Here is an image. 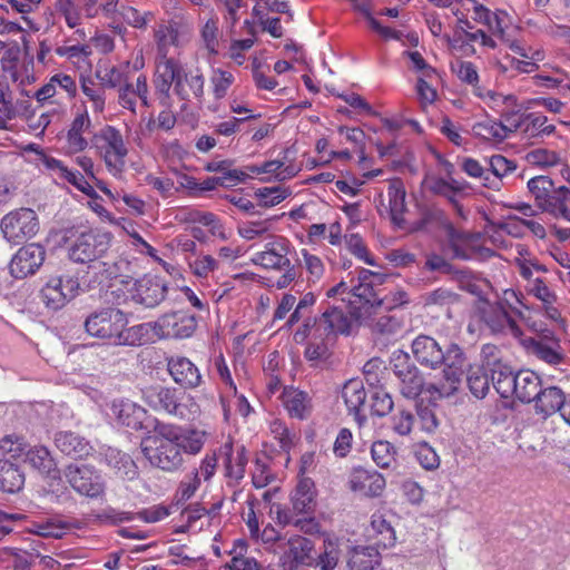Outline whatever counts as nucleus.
<instances>
[{
  "mask_svg": "<svg viewBox=\"0 0 570 570\" xmlns=\"http://www.w3.org/2000/svg\"><path fill=\"white\" fill-rule=\"evenodd\" d=\"M140 446L145 458L157 469L174 472L184 464V455L179 450L174 425H157L153 435L141 440Z\"/></svg>",
  "mask_w": 570,
  "mask_h": 570,
  "instance_id": "1",
  "label": "nucleus"
},
{
  "mask_svg": "<svg viewBox=\"0 0 570 570\" xmlns=\"http://www.w3.org/2000/svg\"><path fill=\"white\" fill-rule=\"evenodd\" d=\"M442 377L441 383H431L426 386V392L431 395H438L440 399L450 397L459 391V385L468 366V358L463 348L451 343L443 351V361H441Z\"/></svg>",
  "mask_w": 570,
  "mask_h": 570,
  "instance_id": "2",
  "label": "nucleus"
},
{
  "mask_svg": "<svg viewBox=\"0 0 570 570\" xmlns=\"http://www.w3.org/2000/svg\"><path fill=\"white\" fill-rule=\"evenodd\" d=\"M314 327V335L320 337L325 335L327 338L335 340L337 334H348L351 322L344 312L337 307H327L318 318L307 320L294 333L296 343H303L311 335V328Z\"/></svg>",
  "mask_w": 570,
  "mask_h": 570,
  "instance_id": "3",
  "label": "nucleus"
},
{
  "mask_svg": "<svg viewBox=\"0 0 570 570\" xmlns=\"http://www.w3.org/2000/svg\"><path fill=\"white\" fill-rule=\"evenodd\" d=\"M68 247L71 261L80 264H89L101 258L110 246L109 233L98 230L75 232Z\"/></svg>",
  "mask_w": 570,
  "mask_h": 570,
  "instance_id": "4",
  "label": "nucleus"
},
{
  "mask_svg": "<svg viewBox=\"0 0 570 570\" xmlns=\"http://www.w3.org/2000/svg\"><path fill=\"white\" fill-rule=\"evenodd\" d=\"M128 324L126 314L115 307H105L92 312L85 321L86 332L101 340H108L115 344L120 343L122 328Z\"/></svg>",
  "mask_w": 570,
  "mask_h": 570,
  "instance_id": "5",
  "label": "nucleus"
},
{
  "mask_svg": "<svg viewBox=\"0 0 570 570\" xmlns=\"http://www.w3.org/2000/svg\"><path fill=\"white\" fill-rule=\"evenodd\" d=\"M419 225L421 228L432 225L444 229L454 258L469 259L471 257L464 248V245L470 242L471 235L456 229L442 208L435 205L424 208Z\"/></svg>",
  "mask_w": 570,
  "mask_h": 570,
  "instance_id": "6",
  "label": "nucleus"
},
{
  "mask_svg": "<svg viewBox=\"0 0 570 570\" xmlns=\"http://www.w3.org/2000/svg\"><path fill=\"white\" fill-rule=\"evenodd\" d=\"M391 366L393 374L399 380L400 393L406 399H416L424 390L425 380L421 370L411 361L410 355L401 350L395 351L392 354Z\"/></svg>",
  "mask_w": 570,
  "mask_h": 570,
  "instance_id": "7",
  "label": "nucleus"
},
{
  "mask_svg": "<svg viewBox=\"0 0 570 570\" xmlns=\"http://www.w3.org/2000/svg\"><path fill=\"white\" fill-rule=\"evenodd\" d=\"M63 474L69 485L80 495L98 499L105 494V481L92 465L71 463L66 466Z\"/></svg>",
  "mask_w": 570,
  "mask_h": 570,
  "instance_id": "8",
  "label": "nucleus"
},
{
  "mask_svg": "<svg viewBox=\"0 0 570 570\" xmlns=\"http://www.w3.org/2000/svg\"><path fill=\"white\" fill-rule=\"evenodd\" d=\"M0 227L8 242L20 244L36 236L39 220L35 210L19 208L3 216Z\"/></svg>",
  "mask_w": 570,
  "mask_h": 570,
  "instance_id": "9",
  "label": "nucleus"
},
{
  "mask_svg": "<svg viewBox=\"0 0 570 570\" xmlns=\"http://www.w3.org/2000/svg\"><path fill=\"white\" fill-rule=\"evenodd\" d=\"M476 311L481 321L493 334H504L509 332L514 337H521L522 331L517 322L509 315L505 306L501 302H490L485 298H480L476 305Z\"/></svg>",
  "mask_w": 570,
  "mask_h": 570,
  "instance_id": "10",
  "label": "nucleus"
},
{
  "mask_svg": "<svg viewBox=\"0 0 570 570\" xmlns=\"http://www.w3.org/2000/svg\"><path fill=\"white\" fill-rule=\"evenodd\" d=\"M144 401L156 411H164L179 419L186 417L187 406L179 400V393L160 384L141 389Z\"/></svg>",
  "mask_w": 570,
  "mask_h": 570,
  "instance_id": "11",
  "label": "nucleus"
},
{
  "mask_svg": "<svg viewBox=\"0 0 570 570\" xmlns=\"http://www.w3.org/2000/svg\"><path fill=\"white\" fill-rule=\"evenodd\" d=\"M197 327L195 315L186 312H173L156 321V338H187Z\"/></svg>",
  "mask_w": 570,
  "mask_h": 570,
  "instance_id": "12",
  "label": "nucleus"
},
{
  "mask_svg": "<svg viewBox=\"0 0 570 570\" xmlns=\"http://www.w3.org/2000/svg\"><path fill=\"white\" fill-rule=\"evenodd\" d=\"M79 289V282L73 277H52L41 289L45 305L57 311L72 299Z\"/></svg>",
  "mask_w": 570,
  "mask_h": 570,
  "instance_id": "13",
  "label": "nucleus"
},
{
  "mask_svg": "<svg viewBox=\"0 0 570 570\" xmlns=\"http://www.w3.org/2000/svg\"><path fill=\"white\" fill-rule=\"evenodd\" d=\"M166 293L167 285L161 277L145 275L135 282L130 297L135 303L153 308L165 299Z\"/></svg>",
  "mask_w": 570,
  "mask_h": 570,
  "instance_id": "14",
  "label": "nucleus"
},
{
  "mask_svg": "<svg viewBox=\"0 0 570 570\" xmlns=\"http://www.w3.org/2000/svg\"><path fill=\"white\" fill-rule=\"evenodd\" d=\"M100 138L105 141L104 159L109 171L120 174L125 168V158L128 149L118 129L106 126L100 130Z\"/></svg>",
  "mask_w": 570,
  "mask_h": 570,
  "instance_id": "15",
  "label": "nucleus"
},
{
  "mask_svg": "<svg viewBox=\"0 0 570 570\" xmlns=\"http://www.w3.org/2000/svg\"><path fill=\"white\" fill-rule=\"evenodd\" d=\"M173 68L175 69V94L181 100L189 101L193 98L200 100L205 85L203 73L198 69L187 72L176 59H173Z\"/></svg>",
  "mask_w": 570,
  "mask_h": 570,
  "instance_id": "16",
  "label": "nucleus"
},
{
  "mask_svg": "<svg viewBox=\"0 0 570 570\" xmlns=\"http://www.w3.org/2000/svg\"><path fill=\"white\" fill-rule=\"evenodd\" d=\"M45 256L46 250L39 244H29L21 247L10 262L11 275L16 278H24L35 274L42 265Z\"/></svg>",
  "mask_w": 570,
  "mask_h": 570,
  "instance_id": "17",
  "label": "nucleus"
},
{
  "mask_svg": "<svg viewBox=\"0 0 570 570\" xmlns=\"http://www.w3.org/2000/svg\"><path fill=\"white\" fill-rule=\"evenodd\" d=\"M288 549L283 554V563L287 570H301L315 562L314 543L302 535H292L287 540Z\"/></svg>",
  "mask_w": 570,
  "mask_h": 570,
  "instance_id": "18",
  "label": "nucleus"
},
{
  "mask_svg": "<svg viewBox=\"0 0 570 570\" xmlns=\"http://www.w3.org/2000/svg\"><path fill=\"white\" fill-rule=\"evenodd\" d=\"M411 352L414 360L423 367L436 371L441 368L443 361V348L438 341L430 335H419L411 344Z\"/></svg>",
  "mask_w": 570,
  "mask_h": 570,
  "instance_id": "19",
  "label": "nucleus"
},
{
  "mask_svg": "<svg viewBox=\"0 0 570 570\" xmlns=\"http://www.w3.org/2000/svg\"><path fill=\"white\" fill-rule=\"evenodd\" d=\"M288 242L282 237H274L265 245V249L256 253L252 262L264 268L282 271L289 267L291 259L287 257Z\"/></svg>",
  "mask_w": 570,
  "mask_h": 570,
  "instance_id": "20",
  "label": "nucleus"
},
{
  "mask_svg": "<svg viewBox=\"0 0 570 570\" xmlns=\"http://www.w3.org/2000/svg\"><path fill=\"white\" fill-rule=\"evenodd\" d=\"M354 301L351 302L353 305V316L356 321L371 320L373 312L383 308L384 299L379 297L374 292L371 284L360 283L352 289Z\"/></svg>",
  "mask_w": 570,
  "mask_h": 570,
  "instance_id": "21",
  "label": "nucleus"
},
{
  "mask_svg": "<svg viewBox=\"0 0 570 570\" xmlns=\"http://www.w3.org/2000/svg\"><path fill=\"white\" fill-rule=\"evenodd\" d=\"M348 485L353 492H357L364 497L375 498L383 493L386 481L377 471L355 468L351 472Z\"/></svg>",
  "mask_w": 570,
  "mask_h": 570,
  "instance_id": "22",
  "label": "nucleus"
},
{
  "mask_svg": "<svg viewBox=\"0 0 570 570\" xmlns=\"http://www.w3.org/2000/svg\"><path fill=\"white\" fill-rule=\"evenodd\" d=\"M57 449L73 460H85L94 454L95 449L83 436L72 431H61L55 435Z\"/></svg>",
  "mask_w": 570,
  "mask_h": 570,
  "instance_id": "23",
  "label": "nucleus"
},
{
  "mask_svg": "<svg viewBox=\"0 0 570 570\" xmlns=\"http://www.w3.org/2000/svg\"><path fill=\"white\" fill-rule=\"evenodd\" d=\"M522 344L530 353L549 364L557 365L563 360L560 343L553 336L528 337L522 340Z\"/></svg>",
  "mask_w": 570,
  "mask_h": 570,
  "instance_id": "24",
  "label": "nucleus"
},
{
  "mask_svg": "<svg viewBox=\"0 0 570 570\" xmlns=\"http://www.w3.org/2000/svg\"><path fill=\"white\" fill-rule=\"evenodd\" d=\"M111 411L118 424L135 431L142 429L146 411L138 404L120 400L112 403Z\"/></svg>",
  "mask_w": 570,
  "mask_h": 570,
  "instance_id": "25",
  "label": "nucleus"
},
{
  "mask_svg": "<svg viewBox=\"0 0 570 570\" xmlns=\"http://www.w3.org/2000/svg\"><path fill=\"white\" fill-rule=\"evenodd\" d=\"M473 20L487 26L493 36H497L502 41L509 42L505 33L508 27V13L505 11L498 10L492 12L484 6L475 3L473 7Z\"/></svg>",
  "mask_w": 570,
  "mask_h": 570,
  "instance_id": "26",
  "label": "nucleus"
},
{
  "mask_svg": "<svg viewBox=\"0 0 570 570\" xmlns=\"http://www.w3.org/2000/svg\"><path fill=\"white\" fill-rule=\"evenodd\" d=\"M154 85L159 104L165 108H169L171 101L170 88L171 86L175 87V69L173 68V59L156 62Z\"/></svg>",
  "mask_w": 570,
  "mask_h": 570,
  "instance_id": "27",
  "label": "nucleus"
},
{
  "mask_svg": "<svg viewBox=\"0 0 570 570\" xmlns=\"http://www.w3.org/2000/svg\"><path fill=\"white\" fill-rule=\"evenodd\" d=\"M513 395L522 403L534 402L542 389L541 379L530 370L515 373Z\"/></svg>",
  "mask_w": 570,
  "mask_h": 570,
  "instance_id": "28",
  "label": "nucleus"
},
{
  "mask_svg": "<svg viewBox=\"0 0 570 570\" xmlns=\"http://www.w3.org/2000/svg\"><path fill=\"white\" fill-rule=\"evenodd\" d=\"M168 371L174 381L184 387H196L200 383L198 368L186 357H171L168 361Z\"/></svg>",
  "mask_w": 570,
  "mask_h": 570,
  "instance_id": "29",
  "label": "nucleus"
},
{
  "mask_svg": "<svg viewBox=\"0 0 570 570\" xmlns=\"http://www.w3.org/2000/svg\"><path fill=\"white\" fill-rule=\"evenodd\" d=\"M566 397V393L558 386H542L534 401L535 413L542 415L543 419L558 413L564 405Z\"/></svg>",
  "mask_w": 570,
  "mask_h": 570,
  "instance_id": "30",
  "label": "nucleus"
},
{
  "mask_svg": "<svg viewBox=\"0 0 570 570\" xmlns=\"http://www.w3.org/2000/svg\"><path fill=\"white\" fill-rule=\"evenodd\" d=\"M24 462L41 474L56 478L59 474L57 462L51 452L45 445L29 448L26 452Z\"/></svg>",
  "mask_w": 570,
  "mask_h": 570,
  "instance_id": "31",
  "label": "nucleus"
},
{
  "mask_svg": "<svg viewBox=\"0 0 570 570\" xmlns=\"http://www.w3.org/2000/svg\"><path fill=\"white\" fill-rule=\"evenodd\" d=\"M292 508L296 514H311L314 512L315 489L309 478L302 479L292 494Z\"/></svg>",
  "mask_w": 570,
  "mask_h": 570,
  "instance_id": "32",
  "label": "nucleus"
},
{
  "mask_svg": "<svg viewBox=\"0 0 570 570\" xmlns=\"http://www.w3.org/2000/svg\"><path fill=\"white\" fill-rule=\"evenodd\" d=\"M91 120L87 111L78 114L67 132V146L70 153H80L88 147L85 134L89 132Z\"/></svg>",
  "mask_w": 570,
  "mask_h": 570,
  "instance_id": "33",
  "label": "nucleus"
},
{
  "mask_svg": "<svg viewBox=\"0 0 570 570\" xmlns=\"http://www.w3.org/2000/svg\"><path fill=\"white\" fill-rule=\"evenodd\" d=\"M386 196H387L389 205L385 206V208L390 213L392 222L396 226H402V224L404 223L403 214L406 208V204H405L406 193H405L402 181L399 179L392 180L389 184Z\"/></svg>",
  "mask_w": 570,
  "mask_h": 570,
  "instance_id": "34",
  "label": "nucleus"
},
{
  "mask_svg": "<svg viewBox=\"0 0 570 570\" xmlns=\"http://www.w3.org/2000/svg\"><path fill=\"white\" fill-rule=\"evenodd\" d=\"M282 400L292 417L304 419L311 413V397L297 389H284Z\"/></svg>",
  "mask_w": 570,
  "mask_h": 570,
  "instance_id": "35",
  "label": "nucleus"
},
{
  "mask_svg": "<svg viewBox=\"0 0 570 570\" xmlns=\"http://www.w3.org/2000/svg\"><path fill=\"white\" fill-rule=\"evenodd\" d=\"M350 570H374L381 563L377 547L358 546L351 550L348 558Z\"/></svg>",
  "mask_w": 570,
  "mask_h": 570,
  "instance_id": "36",
  "label": "nucleus"
},
{
  "mask_svg": "<svg viewBox=\"0 0 570 570\" xmlns=\"http://www.w3.org/2000/svg\"><path fill=\"white\" fill-rule=\"evenodd\" d=\"M229 450L224 463V474L228 485H237L244 479L248 459L244 446L238 448L235 452L232 448Z\"/></svg>",
  "mask_w": 570,
  "mask_h": 570,
  "instance_id": "37",
  "label": "nucleus"
},
{
  "mask_svg": "<svg viewBox=\"0 0 570 570\" xmlns=\"http://www.w3.org/2000/svg\"><path fill=\"white\" fill-rule=\"evenodd\" d=\"M541 209L556 218L570 222V189L566 186L556 187Z\"/></svg>",
  "mask_w": 570,
  "mask_h": 570,
  "instance_id": "38",
  "label": "nucleus"
},
{
  "mask_svg": "<svg viewBox=\"0 0 570 570\" xmlns=\"http://www.w3.org/2000/svg\"><path fill=\"white\" fill-rule=\"evenodd\" d=\"M178 27L174 21L160 24L158 27V29L155 31V39L157 43L156 62H161L166 59H173L171 57H168V48L170 46L178 45Z\"/></svg>",
  "mask_w": 570,
  "mask_h": 570,
  "instance_id": "39",
  "label": "nucleus"
},
{
  "mask_svg": "<svg viewBox=\"0 0 570 570\" xmlns=\"http://www.w3.org/2000/svg\"><path fill=\"white\" fill-rule=\"evenodd\" d=\"M156 338V321L124 327L119 345H142Z\"/></svg>",
  "mask_w": 570,
  "mask_h": 570,
  "instance_id": "40",
  "label": "nucleus"
},
{
  "mask_svg": "<svg viewBox=\"0 0 570 570\" xmlns=\"http://www.w3.org/2000/svg\"><path fill=\"white\" fill-rule=\"evenodd\" d=\"M342 397L348 411L358 415L366 400V391L362 380L352 379L347 381L342 389Z\"/></svg>",
  "mask_w": 570,
  "mask_h": 570,
  "instance_id": "41",
  "label": "nucleus"
},
{
  "mask_svg": "<svg viewBox=\"0 0 570 570\" xmlns=\"http://www.w3.org/2000/svg\"><path fill=\"white\" fill-rule=\"evenodd\" d=\"M371 531L370 535L375 540L377 547L386 549L394 546L396 540L395 531L383 514L374 513L372 515Z\"/></svg>",
  "mask_w": 570,
  "mask_h": 570,
  "instance_id": "42",
  "label": "nucleus"
},
{
  "mask_svg": "<svg viewBox=\"0 0 570 570\" xmlns=\"http://www.w3.org/2000/svg\"><path fill=\"white\" fill-rule=\"evenodd\" d=\"M489 163L494 178L490 179L488 175L484 176L483 185L488 188L499 190L501 186V178L514 171L517 169V164L514 160L508 159L502 155H493Z\"/></svg>",
  "mask_w": 570,
  "mask_h": 570,
  "instance_id": "43",
  "label": "nucleus"
},
{
  "mask_svg": "<svg viewBox=\"0 0 570 570\" xmlns=\"http://www.w3.org/2000/svg\"><path fill=\"white\" fill-rule=\"evenodd\" d=\"M178 446L183 453L195 455L199 453L206 440V432L196 429L183 430L176 426Z\"/></svg>",
  "mask_w": 570,
  "mask_h": 570,
  "instance_id": "44",
  "label": "nucleus"
},
{
  "mask_svg": "<svg viewBox=\"0 0 570 570\" xmlns=\"http://www.w3.org/2000/svg\"><path fill=\"white\" fill-rule=\"evenodd\" d=\"M556 127L548 124V118L543 115L527 114L524 116V124L522 128V135L527 139L539 138L549 136L554 132Z\"/></svg>",
  "mask_w": 570,
  "mask_h": 570,
  "instance_id": "45",
  "label": "nucleus"
},
{
  "mask_svg": "<svg viewBox=\"0 0 570 570\" xmlns=\"http://www.w3.org/2000/svg\"><path fill=\"white\" fill-rule=\"evenodd\" d=\"M24 476L14 464L8 461H0V490L14 493L21 490Z\"/></svg>",
  "mask_w": 570,
  "mask_h": 570,
  "instance_id": "46",
  "label": "nucleus"
},
{
  "mask_svg": "<svg viewBox=\"0 0 570 570\" xmlns=\"http://www.w3.org/2000/svg\"><path fill=\"white\" fill-rule=\"evenodd\" d=\"M490 371L491 380L497 392L504 399L512 396L513 389L515 387V374L512 370L504 364H499V366L492 367Z\"/></svg>",
  "mask_w": 570,
  "mask_h": 570,
  "instance_id": "47",
  "label": "nucleus"
},
{
  "mask_svg": "<svg viewBox=\"0 0 570 570\" xmlns=\"http://www.w3.org/2000/svg\"><path fill=\"white\" fill-rule=\"evenodd\" d=\"M390 306H385L383 304L382 309H377L376 313L373 312L371 320L358 321L360 323H364L372 327L374 331L381 334H392L395 333L400 328V322L393 315L386 314L390 311Z\"/></svg>",
  "mask_w": 570,
  "mask_h": 570,
  "instance_id": "48",
  "label": "nucleus"
},
{
  "mask_svg": "<svg viewBox=\"0 0 570 570\" xmlns=\"http://www.w3.org/2000/svg\"><path fill=\"white\" fill-rule=\"evenodd\" d=\"M108 464L120 478L134 479L137 474V466L134 460L126 453L117 450H109L107 453Z\"/></svg>",
  "mask_w": 570,
  "mask_h": 570,
  "instance_id": "49",
  "label": "nucleus"
},
{
  "mask_svg": "<svg viewBox=\"0 0 570 570\" xmlns=\"http://www.w3.org/2000/svg\"><path fill=\"white\" fill-rule=\"evenodd\" d=\"M304 355L309 362H320L326 360L330 354V345L334 342L325 335L320 337L314 335V327L311 328V335Z\"/></svg>",
  "mask_w": 570,
  "mask_h": 570,
  "instance_id": "50",
  "label": "nucleus"
},
{
  "mask_svg": "<svg viewBox=\"0 0 570 570\" xmlns=\"http://www.w3.org/2000/svg\"><path fill=\"white\" fill-rule=\"evenodd\" d=\"M276 219V217H268L265 219H252L244 222L238 225V234L246 240H253L262 237L272 229L273 223Z\"/></svg>",
  "mask_w": 570,
  "mask_h": 570,
  "instance_id": "51",
  "label": "nucleus"
},
{
  "mask_svg": "<svg viewBox=\"0 0 570 570\" xmlns=\"http://www.w3.org/2000/svg\"><path fill=\"white\" fill-rule=\"evenodd\" d=\"M373 461L382 469L392 468L396 463V449L389 441H375L371 446Z\"/></svg>",
  "mask_w": 570,
  "mask_h": 570,
  "instance_id": "52",
  "label": "nucleus"
},
{
  "mask_svg": "<svg viewBox=\"0 0 570 570\" xmlns=\"http://www.w3.org/2000/svg\"><path fill=\"white\" fill-rule=\"evenodd\" d=\"M528 188L533 195L537 206L541 209L556 187L548 176H537L528 181Z\"/></svg>",
  "mask_w": 570,
  "mask_h": 570,
  "instance_id": "53",
  "label": "nucleus"
},
{
  "mask_svg": "<svg viewBox=\"0 0 570 570\" xmlns=\"http://www.w3.org/2000/svg\"><path fill=\"white\" fill-rule=\"evenodd\" d=\"M219 28H218V18L213 12L212 16L204 22V24L200 28V39L204 45V47L210 52V53H218V47H219Z\"/></svg>",
  "mask_w": 570,
  "mask_h": 570,
  "instance_id": "54",
  "label": "nucleus"
},
{
  "mask_svg": "<svg viewBox=\"0 0 570 570\" xmlns=\"http://www.w3.org/2000/svg\"><path fill=\"white\" fill-rule=\"evenodd\" d=\"M466 384L470 392L476 399H483L490 390L488 374L481 368H470L466 375Z\"/></svg>",
  "mask_w": 570,
  "mask_h": 570,
  "instance_id": "55",
  "label": "nucleus"
},
{
  "mask_svg": "<svg viewBox=\"0 0 570 570\" xmlns=\"http://www.w3.org/2000/svg\"><path fill=\"white\" fill-rule=\"evenodd\" d=\"M474 136L485 139L501 142L507 139V131L502 128L500 122L488 120L478 122L472 128Z\"/></svg>",
  "mask_w": 570,
  "mask_h": 570,
  "instance_id": "56",
  "label": "nucleus"
},
{
  "mask_svg": "<svg viewBox=\"0 0 570 570\" xmlns=\"http://www.w3.org/2000/svg\"><path fill=\"white\" fill-rule=\"evenodd\" d=\"M28 449L29 444L26 439L16 433L7 434L0 440V450L13 459H18L22 455L26 456Z\"/></svg>",
  "mask_w": 570,
  "mask_h": 570,
  "instance_id": "57",
  "label": "nucleus"
},
{
  "mask_svg": "<svg viewBox=\"0 0 570 570\" xmlns=\"http://www.w3.org/2000/svg\"><path fill=\"white\" fill-rule=\"evenodd\" d=\"M525 160L530 165L540 167H552L559 164L560 157L553 150H549L546 148H537L527 153Z\"/></svg>",
  "mask_w": 570,
  "mask_h": 570,
  "instance_id": "58",
  "label": "nucleus"
},
{
  "mask_svg": "<svg viewBox=\"0 0 570 570\" xmlns=\"http://www.w3.org/2000/svg\"><path fill=\"white\" fill-rule=\"evenodd\" d=\"M452 71L462 82L478 89L479 73L471 61L458 60L452 65Z\"/></svg>",
  "mask_w": 570,
  "mask_h": 570,
  "instance_id": "59",
  "label": "nucleus"
},
{
  "mask_svg": "<svg viewBox=\"0 0 570 570\" xmlns=\"http://www.w3.org/2000/svg\"><path fill=\"white\" fill-rule=\"evenodd\" d=\"M414 424L412 412L400 409L391 417V429L401 436L409 435Z\"/></svg>",
  "mask_w": 570,
  "mask_h": 570,
  "instance_id": "60",
  "label": "nucleus"
},
{
  "mask_svg": "<svg viewBox=\"0 0 570 570\" xmlns=\"http://www.w3.org/2000/svg\"><path fill=\"white\" fill-rule=\"evenodd\" d=\"M435 405H424L422 402L416 405V413L423 431L433 433L439 426V420L434 410Z\"/></svg>",
  "mask_w": 570,
  "mask_h": 570,
  "instance_id": "61",
  "label": "nucleus"
},
{
  "mask_svg": "<svg viewBox=\"0 0 570 570\" xmlns=\"http://www.w3.org/2000/svg\"><path fill=\"white\" fill-rule=\"evenodd\" d=\"M524 116L520 114L519 109H508L501 112V121H499L503 129L507 131V138L510 134L522 131L524 124Z\"/></svg>",
  "mask_w": 570,
  "mask_h": 570,
  "instance_id": "62",
  "label": "nucleus"
},
{
  "mask_svg": "<svg viewBox=\"0 0 570 570\" xmlns=\"http://www.w3.org/2000/svg\"><path fill=\"white\" fill-rule=\"evenodd\" d=\"M234 81V76L229 71L217 69L212 76L213 91L216 99L226 96L228 88Z\"/></svg>",
  "mask_w": 570,
  "mask_h": 570,
  "instance_id": "63",
  "label": "nucleus"
},
{
  "mask_svg": "<svg viewBox=\"0 0 570 570\" xmlns=\"http://www.w3.org/2000/svg\"><path fill=\"white\" fill-rule=\"evenodd\" d=\"M345 244L347 249L364 261L367 265L374 266L375 261L368 255L367 249L363 243L362 237L358 234H351L345 236Z\"/></svg>",
  "mask_w": 570,
  "mask_h": 570,
  "instance_id": "64",
  "label": "nucleus"
}]
</instances>
